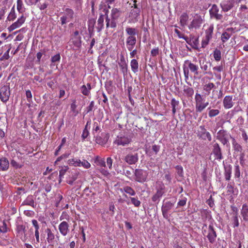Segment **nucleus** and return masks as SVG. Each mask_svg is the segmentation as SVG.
<instances>
[{
	"label": "nucleus",
	"mask_w": 248,
	"mask_h": 248,
	"mask_svg": "<svg viewBox=\"0 0 248 248\" xmlns=\"http://www.w3.org/2000/svg\"><path fill=\"white\" fill-rule=\"evenodd\" d=\"M103 11L106 15L107 28L109 27L111 28H116L117 23L118 22V18L120 17L121 14V11L117 8H113L111 12L110 17H109L108 15V9H104Z\"/></svg>",
	"instance_id": "nucleus-1"
},
{
	"label": "nucleus",
	"mask_w": 248,
	"mask_h": 248,
	"mask_svg": "<svg viewBox=\"0 0 248 248\" xmlns=\"http://www.w3.org/2000/svg\"><path fill=\"white\" fill-rule=\"evenodd\" d=\"M197 137L203 140H208L209 141L212 140V137L209 132H207L204 125H201L197 132Z\"/></svg>",
	"instance_id": "nucleus-2"
},
{
	"label": "nucleus",
	"mask_w": 248,
	"mask_h": 248,
	"mask_svg": "<svg viewBox=\"0 0 248 248\" xmlns=\"http://www.w3.org/2000/svg\"><path fill=\"white\" fill-rule=\"evenodd\" d=\"M136 177L135 181L140 183L146 181L148 174L147 172L142 169H136L134 171Z\"/></svg>",
	"instance_id": "nucleus-3"
},
{
	"label": "nucleus",
	"mask_w": 248,
	"mask_h": 248,
	"mask_svg": "<svg viewBox=\"0 0 248 248\" xmlns=\"http://www.w3.org/2000/svg\"><path fill=\"white\" fill-rule=\"evenodd\" d=\"M10 95L9 85H4L0 89V98L2 102H6L9 100Z\"/></svg>",
	"instance_id": "nucleus-4"
},
{
	"label": "nucleus",
	"mask_w": 248,
	"mask_h": 248,
	"mask_svg": "<svg viewBox=\"0 0 248 248\" xmlns=\"http://www.w3.org/2000/svg\"><path fill=\"white\" fill-rule=\"evenodd\" d=\"M230 136L227 133L226 131L220 130L217 133V138L220 141L223 145L228 146L229 143L228 137H230Z\"/></svg>",
	"instance_id": "nucleus-5"
},
{
	"label": "nucleus",
	"mask_w": 248,
	"mask_h": 248,
	"mask_svg": "<svg viewBox=\"0 0 248 248\" xmlns=\"http://www.w3.org/2000/svg\"><path fill=\"white\" fill-rule=\"evenodd\" d=\"M136 126L140 130H147L149 126V121L146 117H139L136 121Z\"/></svg>",
	"instance_id": "nucleus-6"
},
{
	"label": "nucleus",
	"mask_w": 248,
	"mask_h": 248,
	"mask_svg": "<svg viewBox=\"0 0 248 248\" xmlns=\"http://www.w3.org/2000/svg\"><path fill=\"white\" fill-rule=\"evenodd\" d=\"M174 205V202L170 201H168L164 202L161 207V211L163 217L168 219L169 217L168 212L172 208Z\"/></svg>",
	"instance_id": "nucleus-7"
},
{
	"label": "nucleus",
	"mask_w": 248,
	"mask_h": 248,
	"mask_svg": "<svg viewBox=\"0 0 248 248\" xmlns=\"http://www.w3.org/2000/svg\"><path fill=\"white\" fill-rule=\"evenodd\" d=\"M68 164L69 165H73L75 166H82L86 169H88L90 167V164L85 160L81 161L79 159H71L68 160Z\"/></svg>",
	"instance_id": "nucleus-8"
},
{
	"label": "nucleus",
	"mask_w": 248,
	"mask_h": 248,
	"mask_svg": "<svg viewBox=\"0 0 248 248\" xmlns=\"http://www.w3.org/2000/svg\"><path fill=\"white\" fill-rule=\"evenodd\" d=\"M219 9L216 4H213L211 9L209 10L210 16L211 18H214L216 20H221L223 18L221 14H218Z\"/></svg>",
	"instance_id": "nucleus-9"
},
{
	"label": "nucleus",
	"mask_w": 248,
	"mask_h": 248,
	"mask_svg": "<svg viewBox=\"0 0 248 248\" xmlns=\"http://www.w3.org/2000/svg\"><path fill=\"white\" fill-rule=\"evenodd\" d=\"M203 21L201 16H196L188 26L189 29L199 28Z\"/></svg>",
	"instance_id": "nucleus-10"
},
{
	"label": "nucleus",
	"mask_w": 248,
	"mask_h": 248,
	"mask_svg": "<svg viewBox=\"0 0 248 248\" xmlns=\"http://www.w3.org/2000/svg\"><path fill=\"white\" fill-rule=\"evenodd\" d=\"M212 153L215 155L217 159L221 160L223 158L221 148L219 144L217 142L213 143Z\"/></svg>",
	"instance_id": "nucleus-11"
},
{
	"label": "nucleus",
	"mask_w": 248,
	"mask_h": 248,
	"mask_svg": "<svg viewBox=\"0 0 248 248\" xmlns=\"http://www.w3.org/2000/svg\"><path fill=\"white\" fill-rule=\"evenodd\" d=\"M165 186L164 185L162 184L160 186L157 188L156 192L152 197V200L154 202L159 201V199L162 196L164 193Z\"/></svg>",
	"instance_id": "nucleus-12"
},
{
	"label": "nucleus",
	"mask_w": 248,
	"mask_h": 248,
	"mask_svg": "<svg viewBox=\"0 0 248 248\" xmlns=\"http://www.w3.org/2000/svg\"><path fill=\"white\" fill-rule=\"evenodd\" d=\"M125 161L129 165H133L136 164L139 159L138 155L137 153L134 154H128L124 157Z\"/></svg>",
	"instance_id": "nucleus-13"
},
{
	"label": "nucleus",
	"mask_w": 248,
	"mask_h": 248,
	"mask_svg": "<svg viewBox=\"0 0 248 248\" xmlns=\"http://www.w3.org/2000/svg\"><path fill=\"white\" fill-rule=\"evenodd\" d=\"M195 102H196V111L197 112H201L202 111V105H203V98L202 95L198 93L195 94Z\"/></svg>",
	"instance_id": "nucleus-14"
},
{
	"label": "nucleus",
	"mask_w": 248,
	"mask_h": 248,
	"mask_svg": "<svg viewBox=\"0 0 248 248\" xmlns=\"http://www.w3.org/2000/svg\"><path fill=\"white\" fill-rule=\"evenodd\" d=\"M208 233L207 235V237L211 244H213L216 241L217 235L216 231H215L214 227L212 225H209L208 228Z\"/></svg>",
	"instance_id": "nucleus-15"
},
{
	"label": "nucleus",
	"mask_w": 248,
	"mask_h": 248,
	"mask_svg": "<svg viewBox=\"0 0 248 248\" xmlns=\"http://www.w3.org/2000/svg\"><path fill=\"white\" fill-rule=\"evenodd\" d=\"M25 21V17H24L23 16H22L16 22L8 27V29L9 31L11 32L15 29L19 27L24 23Z\"/></svg>",
	"instance_id": "nucleus-16"
},
{
	"label": "nucleus",
	"mask_w": 248,
	"mask_h": 248,
	"mask_svg": "<svg viewBox=\"0 0 248 248\" xmlns=\"http://www.w3.org/2000/svg\"><path fill=\"white\" fill-rule=\"evenodd\" d=\"M69 225L66 221H62L59 225L60 232L63 236H65L69 231Z\"/></svg>",
	"instance_id": "nucleus-17"
},
{
	"label": "nucleus",
	"mask_w": 248,
	"mask_h": 248,
	"mask_svg": "<svg viewBox=\"0 0 248 248\" xmlns=\"http://www.w3.org/2000/svg\"><path fill=\"white\" fill-rule=\"evenodd\" d=\"M118 64L121 68V70L124 74V76L126 75L127 73V65L124 60V56L122 55L121 56L120 60L119 62H118Z\"/></svg>",
	"instance_id": "nucleus-18"
},
{
	"label": "nucleus",
	"mask_w": 248,
	"mask_h": 248,
	"mask_svg": "<svg viewBox=\"0 0 248 248\" xmlns=\"http://www.w3.org/2000/svg\"><path fill=\"white\" fill-rule=\"evenodd\" d=\"M185 64H187L188 67L190 71L196 75H199L198 69L199 67L197 65L192 63L189 60H186L185 61Z\"/></svg>",
	"instance_id": "nucleus-19"
},
{
	"label": "nucleus",
	"mask_w": 248,
	"mask_h": 248,
	"mask_svg": "<svg viewBox=\"0 0 248 248\" xmlns=\"http://www.w3.org/2000/svg\"><path fill=\"white\" fill-rule=\"evenodd\" d=\"M232 96L228 95L226 96L224 98L223 103L224 107L225 108L229 109L232 107L233 103L232 102Z\"/></svg>",
	"instance_id": "nucleus-20"
},
{
	"label": "nucleus",
	"mask_w": 248,
	"mask_h": 248,
	"mask_svg": "<svg viewBox=\"0 0 248 248\" xmlns=\"http://www.w3.org/2000/svg\"><path fill=\"white\" fill-rule=\"evenodd\" d=\"M160 150V146L159 145H153L151 149L150 147L147 148L146 150V153L149 156H152L154 155H157Z\"/></svg>",
	"instance_id": "nucleus-21"
},
{
	"label": "nucleus",
	"mask_w": 248,
	"mask_h": 248,
	"mask_svg": "<svg viewBox=\"0 0 248 248\" xmlns=\"http://www.w3.org/2000/svg\"><path fill=\"white\" fill-rule=\"evenodd\" d=\"M106 19V15H101L99 16V18L97 20V25L96 26V28L98 32H100L102 28L104 27V19Z\"/></svg>",
	"instance_id": "nucleus-22"
},
{
	"label": "nucleus",
	"mask_w": 248,
	"mask_h": 248,
	"mask_svg": "<svg viewBox=\"0 0 248 248\" xmlns=\"http://www.w3.org/2000/svg\"><path fill=\"white\" fill-rule=\"evenodd\" d=\"M241 214L242 216L243 219L246 221H248V205L246 204L243 205L241 209Z\"/></svg>",
	"instance_id": "nucleus-23"
},
{
	"label": "nucleus",
	"mask_w": 248,
	"mask_h": 248,
	"mask_svg": "<svg viewBox=\"0 0 248 248\" xmlns=\"http://www.w3.org/2000/svg\"><path fill=\"white\" fill-rule=\"evenodd\" d=\"M9 166V163L8 159L5 157H3L0 159V167L2 170H7Z\"/></svg>",
	"instance_id": "nucleus-24"
},
{
	"label": "nucleus",
	"mask_w": 248,
	"mask_h": 248,
	"mask_svg": "<svg viewBox=\"0 0 248 248\" xmlns=\"http://www.w3.org/2000/svg\"><path fill=\"white\" fill-rule=\"evenodd\" d=\"M45 232L47 233V241L48 243H52L55 238L54 234L52 232L51 230L49 228H47L45 230Z\"/></svg>",
	"instance_id": "nucleus-25"
},
{
	"label": "nucleus",
	"mask_w": 248,
	"mask_h": 248,
	"mask_svg": "<svg viewBox=\"0 0 248 248\" xmlns=\"http://www.w3.org/2000/svg\"><path fill=\"white\" fill-rule=\"evenodd\" d=\"M223 11L226 12L231 10L233 6L232 2L228 1L227 3L220 4Z\"/></svg>",
	"instance_id": "nucleus-26"
},
{
	"label": "nucleus",
	"mask_w": 248,
	"mask_h": 248,
	"mask_svg": "<svg viewBox=\"0 0 248 248\" xmlns=\"http://www.w3.org/2000/svg\"><path fill=\"white\" fill-rule=\"evenodd\" d=\"M184 92L187 97H192L194 94V90L192 88L184 86Z\"/></svg>",
	"instance_id": "nucleus-27"
},
{
	"label": "nucleus",
	"mask_w": 248,
	"mask_h": 248,
	"mask_svg": "<svg viewBox=\"0 0 248 248\" xmlns=\"http://www.w3.org/2000/svg\"><path fill=\"white\" fill-rule=\"evenodd\" d=\"M214 25H211L208 29L205 31V38H207V40L211 39L212 38V34L214 30Z\"/></svg>",
	"instance_id": "nucleus-28"
},
{
	"label": "nucleus",
	"mask_w": 248,
	"mask_h": 248,
	"mask_svg": "<svg viewBox=\"0 0 248 248\" xmlns=\"http://www.w3.org/2000/svg\"><path fill=\"white\" fill-rule=\"evenodd\" d=\"M130 66L132 71L136 73L138 71L139 64L138 61L136 59H133L130 62Z\"/></svg>",
	"instance_id": "nucleus-29"
},
{
	"label": "nucleus",
	"mask_w": 248,
	"mask_h": 248,
	"mask_svg": "<svg viewBox=\"0 0 248 248\" xmlns=\"http://www.w3.org/2000/svg\"><path fill=\"white\" fill-rule=\"evenodd\" d=\"M121 190L122 191H124L125 193L129 194L131 196H134L136 194V192L134 190L129 186H125L123 187V188H121Z\"/></svg>",
	"instance_id": "nucleus-30"
},
{
	"label": "nucleus",
	"mask_w": 248,
	"mask_h": 248,
	"mask_svg": "<svg viewBox=\"0 0 248 248\" xmlns=\"http://www.w3.org/2000/svg\"><path fill=\"white\" fill-rule=\"evenodd\" d=\"M188 16L186 13H183L180 17V22L181 25L183 27L185 26L186 25L187 21L188 20Z\"/></svg>",
	"instance_id": "nucleus-31"
},
{
	"label": "nucleus",
	"mask_w": 248,
	"mask_h": 248,
	"mask_svg": "<svg viewBox=\"0 0 248 248\" xmlns=\"http://www.w3.org/2000/svg\"><path fill=\"white\" fill-rule=\"evenodd\" d=\"M73 15L74 11L71 9L66 8L65 10L64 15L63 16L66 17V18L70 20V19L73 18Z\"/></svg>",
	"instance_id": "nucleus-32"
},
{
	"label": "nucleus",
	"mask_w": 248,
	"mask_h": 248,
	"mask_svg": "<svg viewBox=\"0 0 248 248\" xmlns=\"http://www.w3.org/2000/svg\"><path fill=\"white\" fill-rule=\"evenodd\" d=\"M140 12V8L133 9L130 12V16L133 18L136 19L139 16Z\"/></svg>",
	"instance_id": "nucleus-33"
},
{
	"label": "nucleus",
	"mask_w": 248,
	"mask_h": 248,
	"mask_svg": "<svg viewBox=\"0 0 248 248\" xmlns=\"http://www.w3.org/2000/svg\"><path fill=\"white\" fill-rule=\"evenodd\" d=\"M125 31L129 36H135L138 33V30L135 28L128 27L126 29Z\"/></svg>",
	"instance_id": "nucleus-34"
},
{
	"label": "nucleus",
	"mask_w": 248,
	"mask_h": 248,
	"mask_svg": "<svg viewBox=\"0 0 248 248\" xmlns=\"http://www.w3.org/2000/svg\"><path fill=\"white\" fill-rule=\"evenodd\" d=\"M232 173V169L230 166L228 167H225V177L227 181L230 180Z\"/></svg>",
	"instance_id": "nucleus-35"
},
{
	"label": "nucleus",
	"mask_w": 248,
	"mask_h": 248,
	"mask_svg": "<svg viewBox=\"0 0 248 248\" xmlns=\"http://www.w3.org/2000/svg\"><path fill=\"white\" fill-rule=\"evenodd\" d=\"M230 138L232 139V145L234 148V150L237 152H241L242 149L241 146L235 140L232 138L231 136H230Z\"/></svg>",
	"instance_id": "nucleus-36"
},
{
	"label": "nucleus",
	"mask_w": 248,
	"mask_h": 248,
	"mask_svg": "<svg viewBox=\"0 0 248 248\" xmlns=\"http://www.w3.org/2000/svg\"><path fill=\"white\" fill-rule=\"evenodd\" d=\"M130 142V140L127 137H123L118 139V144L124 146L128 144Z\"/></svg>",
	"instance_id": "nucleus-37"
},
{
	"label": "nucleus",
	"mask_w": 248,
	"mask_h": 248,
	"mask_svg": "<svg viewBox=\"0 0 248 248\" xmlns=\"http://www.w3.org/2000/svg\"><path fill=\"white\" fill-rule=\"evenodd\" d=\"M23 205H28L31 206L32 207L34 206V200L33 199L32 196H28L27 198L23 202Z\"/></svg>",
	"instance_id": "nucleus-38"
},
{
	"label": "nucleus",
	"mask_w": 248,
	"mask_h": 248,
	"mask_svg": "<svg viewBox=\"0 0 248 248\" xmlns=\"http://www.w3.org/2000/svg\"><path fill=\"white\" fill-rule=\"evenodd\" d=\"M179 104V101L175 100L174 98H172L171 100V105L172 106V111L173 115L176 113V107Z\"/></svg>",
	"instance_id": "nucleus-39"
},
{
	"label": "nucleus",
	"mask_w": 248,
	"mask_h": 248,
	"mask_svg": "<svg viewBox=\"0 0 248 248\" xmlns=\"http://www.w3.org/2000/svg\"><path fill=\"white\" fill-rule=\"evenodd\" d=\"M127 45L135 46L136 43V36H128L126 42Z\"/></svg>",
	"instance_id": "nucleus-40"
},
{
	"label": "nucleus",
	"mask_w": 248,
	"mask_h": 248,
	"mask_svg": "<svg viewBox=\"0 0 248 248\" xmlns=\"http://www.w3.org/2000/svg\"><path fill=\"white\" fill-rule=\"evenodd\" d=\"M199 45V38L198 37L195 38L194 36H192V42L191 44V46L194 49H198Z\"/></svg>",
	"instance_id": "nucleus-41"
},
{
	"label": "nucleus",
	"mask_w": 248,
	"mask_h": 248,
	"mask_svg": "<svg viewBox=\"0 0 248 248\" xmlns=\"http://www.w3.org/2000/svg\"><path fill=\"white\" fill-rule=\"evenodd\" d=\"M90 124H91V121H88L87 122V124L85 125V128L83 130V133L82 134L81 137H82L83 140H85L89 135V131L88 130V125H90Z\"/></svg>",
	"instance_id": "nucleus-42"
},
{
	"label": "nucleus",
	"mask_w": 248,
	"mask_h": 248,
	"mask_svg": "<svg viewBox=\"0 0 248 248\" xmlns=\"http://www.w3.org/2000/svg\"><path fill=\"white\" fill-rule=\"evenodd\" d=\"M213 57L216 61H219L221 60V51L216 48L213 52Z\"/></svg>",
	"instance_id": "nucleus-43"
},
{
	"label": "nucleus",
	"mask_w": 248,
	"mask_h": 248,
	"mask_svg": "<svg viewBox=\"0 0 248 248\" xmlns=\"http://www.w3.org/2000/svg\"><path fill=\"white\" fill-rule=\"evenodd\" d=\"M215 87V85L213 83H209L208 84H206L203 86V90L207 92L208 93H210L212 89Z\"/></svg>",
	"instance_id": "nucleus-44"
},
{
	"label": "nucleus",
	"mask_w": 248,
	"mask_h": 248,
	"mask_svg": "<svg viewBox=\"0 0 248 248\" xmlns=\"http://www.w3.org/2000/svg\"><path fill=\"white\" fill-rule=\"evenodd\" d=\"M231 36V34H230L227 31L223 32L221 36V39L222 42H226Z\"/></svg>",
	"instance_id": "nucleus-45"
},
{
	"label": "nucleus",
	"mask_w": 248,
	"mask_h": 248,
	"mask_svg": "<svg viewBox=\"0 0 248 248\" xmlns=\"http://www.w3.org/2000/svg\"><path fill=\"white\" fill-rule=\"evenodd\" d=\"M16 18V15L15 14V11L14 6L12 8L11 12H10L8 17L7 19L9 21L14 20Z\"/></svg>",
	"instance_id": "nucleus-46"
},
{
	"label": "nucleus",
	"mask_w": 248,
	"mask_h": 248,
	"mask_svg": "<svg viewBox=\"0 0 248 248\" xmlns=\"http://www.w3.org/2000/svg\"><path fill=\"white\" fill-rule=\"evenodd\" d=\"M95 24V21H90L88 26V31L89 32L90 37L93 35V27Z\"/></svg>",
	"instance_id": "nucleus-47"
},
{
	"label": "nucleus",
	"mask_w": 248,
	"mask_h": 248,
	"mask_svg": "<svg viewBox=\"0 0 248 248\" xmlns=\"http://www.w3.org/2000/svg\"><path fill=\"white\" fill-rule=\"evenodd\" d=\"M90 90L87 89V87L85 85H82L81 87V92L84 95H89L90 93Z\"/></svg>",
	"instance_id": "nucleus-48"
},
{
	"label": "nucleus",
	"mask_w": 248,
	"mask_h": 248,
	"mask_svg": "<svg viewBox=\"0 0 248 248\" xmlns=\"http://www.w3.org/2000/svg\"><path fill=\"white\" fill-rule=\"evenodd\" d=\"M219 113V111L218 109H211L209 111V116L210 117H213L217 115H218Z\"/></svg>",
	"instance_id": "nucleus-49"
},
{
	"label": "nucleus",
	"mask_w": 248,
	"mask_h": 248,
	"mask_svg": "<svg viewBox=\"0 0 248 248\" xmlns=\"http://www.w3.org/2000/svg\"><path fill=\"white\" fill-rule=\"evenodd\" d=\"M177 170V174L181 177H183V169L181 166L177 165L175 167Z\"/></svg>",
	"instance_id": "nucleus-50"
},
{
	"label": "nucleus",
	"mask_w": 248,
	"mask_h": 248,
	"mask_svg": "<svg viewBox=\"0 0 248 248\" xmlns=\"http://www.w3.org/2000/svg\"><path fill=\"white\" fill-rule=\"evenodd\" d=\"M74 45L77 47H79L81 45V37L78 36L76 38V40L73 41Z\"/></svg>",
	"instance_id": "nucleus-51"
},
{
	"label": "nucleus",
	"mask_w": 248,
	"mask_h": 248,
	"mask_svg": "<svg viewBox=\"0 0 248 248\" xmlns=\"http://www.w3.org/2000/svg\"><path fill=\"white\" fill-rule=\"evenodd\" d=\"M95 141L97 144L104 145L106 143V140L102 139L101 137H96Z\"/></svg>",
	"instance_id": "nucleus-52"
},
{
	"label": "nucleus",
	"mask_w": 248,
	"mask_h": 248,
	"mask_svg": "<svg viewBox=\"0 0 248 248\" xmlns=\"http://www.w3.org/2000/svg\"><path fill=\"white\" fill-rule=\"evenodd\" d=\"M77 173H74L71 177V179L69 180H67L66 182L69 185H72L73 184L74 181H75L77 179Z\"/></svg>",
	"instance_id": "nucleus-53"
},
{
	"label": "nucleus",
	"mask_w": 248,
	"mask_h": 248,
	"mask_svg": "<svg viewBox=\"0 0 248 248\" xmlns=\"http://www.w3.org/2000/svg\"><path fill=\"white\" fill-rule=\"evenodd\" d=\"M95 162L97 164L100 165L101 166H102V167L106 166V162H105L104 159H102V158H100L97 157L96 159Z\"/></svg>",
	"instance_id": "nucleus-54"
},
{
	"label": "nucleus",
	"mask_w": 248,
	"mask_h": 248,
	"mask_svg": "<svg viewBox=\"0 0 248 248\" xmlns=\"http://www.w3.org/2000/svg\"><path fill=\"white\" fill-rule=\"evenodd\" d=\"M130 200L132 204H133L136 207L140 206L141 202L137 199L135 198H130Z\"/></svg>",
	"instance_id": "nucleus-55"
},
{
	"label": "nucleus",
	"mask_w": 248,
	"mask_h": 248,
	"mask_svg": "<svg viewBox=\"0 0 248 248\" xmlns=\"http://www.w3.org/2000/svg\"><path fill=\"white\" fill-rule=\"evenodd\" d=\"M61 59V56L59 53L53 56L51 58V61L52 63L59 62Z\"/></svg>",
	"instance_id": "nucleus-56"
},
{
	"label": "nucleus",
	"mask_w": 248,
	"mask_h": 248,
	"mask_svg": "<svg viewBox=\"0 0 248 248\" xmlns=\"http://www.w3.org/2000/svg\"><path fill=\"white\" fill-rule=\"evenodd\" d=\"M232 221L233 224V227H237L239 225L238 216H233L232 217Z\"/></svg>",
	"instance_id": "nucleus-57"
},
{
	"label": "nucleus",
	"mask_w": 248,
	"mask_h": 248,
	"mask_svg": "<svg viewBox=\"0 0 248 248\" xmlns=\"http://www.w3.org/2000/svg\"><path fill=\"white\" fill-rule=\"evenodd\" d=\"M133 170L132 169L129 170L125 169L124 170V172L127 177L130 178L131 176L133 175Z\"/></svg>",
	"instance_id": "nucleus-58"
},
{
	"label": "nucleus",
	"mask_w": 248,
	"mask_h": 248,
	"mask_svg": "<svg viewBox=\"0 0 248 248\" xmlns=\"http://www.w3.org/2000/svg\"><path fill=\"white\" fill-rule=\"evenodd\" d=\"M206 203L208 204V205L210 207H213L215 204H214V200L213 199V198H212V196L211 195L210 198H209V199H208L207 201H206Z\"/></svg>",
	"instance_id": "nucleus-59"
},
{
	"label": "nucleus",
	"mask_w": 248,
	"mask_h": 248,
	"mask_svg": "<svg viewBox=\"0 0 248 248\" xmlns=\"http://www.w3.org/2000/svg\"><path fill=\"white\" fill-rule=\"evenodd\" d=\"M76 100H74L72 103L71 104V109L73 112H75L76 114L78 113V111H76L77 105L76 104Z\"/></svg>",
	"instance_id": "nucleus-60"
},
{
	"label": "nucleus",
	"mask_w": 248,
	"mask_h": 248,
	"mask_svg": "<svg viewBox=\"0 0 248 248\" xmlns=\"http://www.w3.org/2000/svg\"><path fill=\"white\" fill-rule=\"evenodd\" d=\"M25 226L23 225H18L17 226L16 230L18 233H20L23 232H25L26 229Z\"/></svg>",
	"instance_id": "nucleus-61"
},
{
	"label": "nucleus",
	"mask_w": 248,
	"mask_h": 248,
	"mask_svg": "<svg viewBox=\"0 0 248 248\" xmlns=\"http://www.w3.org/2000/svg\"><path fill=\"white\" fill-rule=\"evenodd\" d=\"M23 2L22 0H17V9L19 13H21L22 6H23Z\"/></svg>",
	"instance_id": "nucleus-62"
},
{
	"label": "nucleus",
	"mask_w": 248,
	"mask_h": 248,
	"mask_svg": "<svg viewBox=\"0 0 248 248\" xmlns=\"http://www.w3.org/2000/svg\"><path fill=\"white\" fill-rule=\"evenodd\" d=\"M187 201V199L186 197H184L182 200H180L178 203L177 206H184L186 205Z\"/></svg>",
	"instance_id": "nucleus-63"
},
{
	"label": "nucleus",
	"mask_w": 248,
	"mask_h": 248,
	"mask_svg": "<svg viewBox=\"0 0 248 248\" xmlns=\"http://www.w3.org/2000/svg\"><path fill=\"white\" fill-rule=\"evenodd\" d=\"M68 169V167L67 166H64L62 168L59 172V177H62L67 171Z\"/></svg>",
	"instance_id": "nucleus-64"
}]
</instances>
